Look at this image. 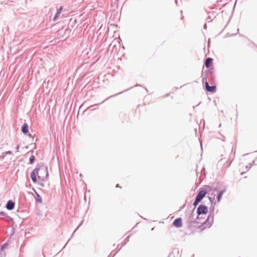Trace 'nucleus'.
Segmentation results:
<instances>
[{"instance_id": "f257e3e1", "label": "nucleus", "mask_w": 257, "mask_h": 257, "mask_svg": "<svg viewBox=\"0 0 257 257\" xmlns=\"http://www.w3.org/2000/svg\"><path fill=\"white\" fill-rule=\"evenodd\" d=\"M37 175L38 179L41 181H44L48 176L47 168L44 166H41L34 169L31 173V178L34 183H36Z\"/></svg>"}, {"instance_id": "f03ea898", "label": "nucleus", "mask_w": 257, "mask_h": 257, "mask_svg": "<svg viewBox=\"0 0 257 257\" xmlns=\"http://www.w3.org/2000/svg\"><path fill=\"white\" fill-rule=\"evenodd\" d=\"M208 208L204 205H200L197 209V219H199V216L201 215H206L208 213Z\"/></svg>"}, {"instance_id": "7ed1b4c3", "label": "nucleus", "mask_w": 257, "mask_h": 257, "mask_svg": "<svg viewBox=\"0 0 257 257\" xmlns=\"http://www.w3.org/2000/svg\"><path fill=\"white\" fill-rule=\"evenodd\" d=\"M207 193V192L204 190H200L199 192L198 193V195H197V197L196 198L195 201L194 202V205H197L200 201L203 199L204 197L206 195Z\"/></svg>"}, {"instance_id": "20e7f679", "label": "nucleus", "mask_w": 257, "mask_h": 257, "mask_svg": "<svg viewBox=\"0 0 257 257\" xmlns=\"http://www.w3.org/2000/svg\"><path fill=\"white\" fill-rule=\"evenodd\" d=\"M173 224L174 226L176 227H181L183 225V223H182V219L181 218L179 217V218H178L177 219H176L173 223Z\"/></svg>"}, {"instance_id": "39448f33", "label": "nucleus", "mask_w": 257, "mask_h": 257, "mask_svg": "<svg viewBox=\"0 0 257 257\" xmlns=\"http://www.w3.org/2000/svg\"><path fill=\"white\" fill-rule=\"evenodd\" d=\"M205 85L206 90L210 92H214L216 91V86H210L208 84V83L206 80L205 82Z\"/></svg>"}, {"instance_id": "423d86ee", "label": "nucleus", "mask_w": 257, "mask_h": 257, "mask_svg": "<svg viewBox=\"0 0 257 257\" xmlns=\"http://www.w3.org/2000/svg\"><path fill=\"white\" fill-rule=\"evenodd\" d=\"M205 223V222H201V221H193V222H192L190 223V225H189V228L191 229L192 227H196V228H200L201 227L202 225H196V224H203Z\"/></svg>"}, {"instance_id": "0eeeda50", "label": "nucleus", "mask_w": 257, "mask_h": 257, "mask_svg": "<svg viewBox=\"0 0 257 257\" xmlns=\"http://www.w3.org/2000/svg\"><path fill=\"white\" fill-rule=\"evenodd\" d=\"M213 59L211 58H208L206 59V62H205V66L209 68H210L211 66H212V64H213Z\"/></svg>"}, {"instance_id": "6e6552de", "label": "nucleus", "mask_w": 257, "mask_h": 257, "mask_svg": "<svg viewBox=\"0 0 257 257\" xmlns=\"http://www.w3.org/2000/svg\"><path fill=\"white\" fill-rule=\"evenodd\" d=\"M22 131L24 134H27L29 133V127L26 123H24L22 127Z\"/></svg>"}, {"instance_id": "1a4fd4ad", "label": "nucleus", "mask_w": 257, "mask_h": 257, "mask_svg": "<svg viewBox=\"0 0 257 257\" xmlns=\"http://www.w3.org/2000/svg\"><path fill=\"white\" fill-rule=\"evenodd\" d=\"M15 206V204L11 201H9L7 203L6 207L8 210H12Z\"/></svg>"}, {"instance_id": "9d476101", "label": "nucleus", "mask_w": 257, "mask_h": 257, "mask_svg": "<svg viewBox=\"0 0 257 257\" xmlns=\"http://www.w3.org/2000/svg\"><path fill=\"white\" fill-rule=\"evenodd\" d=\"M63 10L62 7H60L59 9L57 10V13H56L55 17L54 18V20H56L59 16L60 14L61 13Z\"/></svg>"}, {"instance_id": "9b49d317", "label": "nucleus", "mask_w": 257, "mask_h": 257, "mask_svg": "<svg viewBox=\"0 0 257 257\" xmlns=\"http://www.w3.org/2000/svg\"><path fill=\"white\" fill-rule=\"evenodd\" d=\"M224 192H225V190H223V191H221L219 193V195H218V197H217V201H218V202H219V201L221 200V199L222 196V195L224 194Z\"/></svg>"}, {"instance_id": "f8f14e48", "label": "nucleus", "mask_w": 257, "mask_h": 257, "mask_svg": "<svg viewBox=\"0 0 257 257\" xmlns=\"http://www.w3.org/2000/svg\"><path fill=\"white\" fill-rule=\"evenodd\" d=\"M35 157L34 156H32L29 159L30 163L31 164L33 163L35 161Z\"/></svg>"}, {"instance_id": "ddd939ff", "label": "nucleus", "mask_w": 257, "mask_h": 257, "mask_svg": "<svg viewBox=\"0 0 257 257\" xmlns=\"http://www.w3.org/2000/svg\"><path fill=\"white\" fill-rule=\"evenodd\" d=\"M37 200L40 203H42V198L41 196L37 193Z\"/></svg>"}]
</instances>
